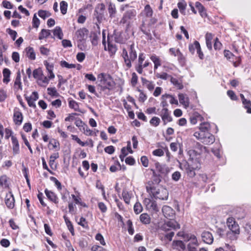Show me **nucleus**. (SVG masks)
Instances as JSON below:
<instances>
[{
	"label": "nucleus",
	"instance_id": "52",
	"mask_svg": "<svg viewBox=\"0 0 251 251\" xmlns=\"http://www.w3.org/2000/svg\"><path fill=\"white\" fill-rule=\"evenodd\" d=\"M69 105L71 108L74 109L75 111H78V104L74 100H70L69 102Z\"/></svg>",
	"mask_w": 251,
	"mask_h": 251
},
{
	"label": "nucleus",
	"instance_id": "54",
	"mask_svg": "<svg viewBox=\"0 0 251 251\" xmlns=\"http://www.w3.org/2000/svg\"><path fill=\"white\" fill-rule=\"evenodd\" d=\"M48 94L51 96H58V93H57L55 87H49L47 89Z\"/></svg>",
	"mask_w": 251,
	"mask_h": 251
},
{
	"label": "nucleus",
	"instance_id": "11",
	"mask_svg": "<svg viewBox=\"0 0 251 251\" xmlns=\"http://www.w3.org/2000/svg\"><path fill=\"white\" fill-rule=\"evenodd\" d=\"M162 228L165 231L169 230L172 228L177 229L180 228V225L176 221L171 220L165 223L162 226Z\"/></svg>",
	"mask_w": 251,
	"mask_h": 251
},
{
	"label": "nucleus",
	"instance_id": "63",
	"mask_svg": "<svg viewBox=\"0 0 251 251\" xmlns=\"http://www.w3.org/2000/svg\"><path fill=\"white\" fill-rule=\"evenodd\" d=\"M180 147V144L178 142H173L170 144L171 150L173 151H176L178 148Z\"/></svg>",
	"mask_w": 251,
	"mask_h": 251
},
{
	"label": "nucleus",
	"instance_id": "12",
	"mask_svg": "<svg viewBox=\"0 0 251 251\" xmlns=\"http://www.w3.org/2000/svg\"><path fill=\"white\" fill-rule=\"evenodd\" d=\"M162 211L164 216L168 219H172L175 215V210L170 206L164 205L162 207Z\"/></svg>",
	"mask_w": 251,
	"mask_h": 251
},
{
	"label": "nucleus",
	"instance_id": "41",
	"mask_svg": "<svg viewBox=\"0 0 251 251\" xmlns=\"http://www.w3.org/2000/svg\"><path fill=\"white\" fill-rule=\"evenodd\" d=\"M164 98H170V102L172 104H176L177 105L178 104V101H177V100L173 96H172V95H170L169 94H165V95H163L161 97V99H164Z\"/></svg>",
	"mask_w": 251,
	"mask_h": 251
},
{
	"label": "nucleus",
	"instance_id": "49",
	"mask_svg": "<svg viewBox=\"0 0 251 251\" xmlns=\"http://www.w3.org/2000/svg\"><path fill=\"white\" fill-rule=\"evenodd\" d=\"M243 105H244V107L247 109V113L251 114V102L250 100H248L245 99V101L243 100L242 101Z\"/></svg>",
	"mask_w": 251,
	"mask_h": 251
},
{
	"label": "nucleus",
	"instance_id": "1",
	"mask_svg": "<svg viewBox=\"0 0 251 251\" xmlns=\"http://www.w3.org/2000/svg\"><path fill=\"white\" fill-rule=\"evenodd\" d=\"M146 188L147 191L155 199L161 200L168 199L169 195L168 190L158 185H154L152 181H148Z\"/></svg>",
	"mask_w": 251,
	"mask_h": 251
},
{
	"label": "nucleus",
	"instance_id": "30",
	"mask_svg": "<svg viewBox=\"0 0 251 251\" xmlns=\"http://www.w3.org/2000/svg\"><path fill=\"white\" fill-rule=\"evenodd\" d=\"M26 55L27 57L31 60L35 59V53L34 50L31 47H27L25 49Z\"/></svg>",
	"mask_w": 251,
	"mask_h": 251
},
{
	"label": "nucleus",
	"instance_id": "53",
	"mask_svg": "<svg viewBox=\"0 0 251 251\" xmlns=\"http://www.w3.org/2000/svg\"><path fill=\"white\" fill-rule=\"evenodd\" d=\"M87 88L89 90V91L91 93H93L95 95V96L98 97V98H100L101 97V94H100V93H97L96 92V90H95V87L94 86H93V85H89L87 86Z\"/></svg>",
	"mask_w": 251,
	"mask_h": 251
},
{
	"label": "nucleus",
	"instance_id": "22",
	"mask_svg": "<svg viewBox=\"0 0 251 251\" xmlns=\"http://www.w3.org/2000/svg\"><path fill=\"white\" fill-rule=\"evenodd\" d=\"M178 99L179 102L181 104H182L185 108L189 106V98L187 97H186V95L183 94H179Z\"/></svg>",
	"mask_w": 251,
	"mask_h": 251
},
{
	"label": "nucleus",
	"instance_id": "57",
	"mask_svg": "<svg viewBox=\"0 0 251 251\" xmlns=\"http://www.w3.org/2000/svg\"><path fill=\"white\" fill-rule=\"evenodd\" d=\"M95 239L97 241H99L100 244L102 246H105L106 245L103 237L100 233H97L95 236Z\"/></svg>",
	"mask_w": 251,
	"mask_h": 251
},
{
	"label": "nucleus",
	"instance_id": "2",
	"mask_svg": "<svg viewBox=\"0 0 251 251\" xmlns=\"http://www.w3.org/2000/svg\"><path fill=\"white\" fill-rule=\"evenodd\" d=\"M98 79L99 82L98 90L100 91V94H102L106 90L112 89L114 86V82L111 76L108 74L105 73L99 74L98 76Z\"/></svg>",
	"mask_w": 251,
	"mask_h": 251
},
{
	"label": "nucleus",
	"instance_id": "18",
	"mask_svg": "<svg viewBox=\"0 0 251 251\" xmlns=\"http://www.w3.org/2000/svg\"><path fill=\"white\" fill-rule=\"evenodd\" d=\"M202 241L208 244H211L213 242V237L212 234L208 231H204L201 234Z\"/></svg>",
	"mask_w": 251,
	"mask_h": 251
},
{
	"label": "nucleus",
	"instance_id": "21",
	"mask_svg": "<svg viewBox=\"0 0 251 251\" xmlns=\"http://www.w3.org/2000/svg\"><path fill=\"white\" fill-rule=\"evenodd\" d=\"M12 143L13 145V151L15 154H18L20 151L19 144L17 138L14 136L11 137Z\"/></svg>",
	"mask_w": 251,
	"mask_h": 251
},
{
	"label": "nucleus",
	"instance_id": "40",
	"mask_svg": "<svg viewBox=\"0 0 251 251\" xmlns=\"http://www.w3.org/2000/svg\"><path fill=\"white\" fill-rule=\"evenodd\" d=\"M8 178L6 176L3 175L0 177V185L4 188H8L9 185L7 183Z\"/></svg>",
	"mask_w": 251,
	"mask_h": 251
},
{
	"label": "nucleus",
	"instance_id": "47",
	"mask_svg": "<svg viewBox=\"0 0 251 251\" xmlns=\"http://www.w3.org/2000/svg\"><path fill=\"white\" fill-rule=\"evenodd\" d=\"M134 212L138 214L141 213L143 210V207L141 204L139 202H136L134 205Z\"/></svg>",
	"mask_w": 251,
	"mask_h": 251
},
{
	"label": "nucleus",
	"instance_id": "31",
	"mask_svg": "<svg viewBox=\"0 0 251 251\" xmlns=\"http://www.w3.org/2000/svg\"><path fill=\"white\" fill-rule=\"evenodd\" d=\"M50 35V30L48 29H43L39 33V39L42 40L45 38H47Z\"/></svg>",
	"mask_w": 251,
	"mask_h": 251
},
{
	"label": "nucleus",
	"instance_id": "10",
	"mask_svg": "<svg viewBox=\"0 0 251 251\" xmlns=\"http://www.w3.org/2000/svg\"><path fill=\"white\" fill-rule=\"evenodd\" d=\"M136 14V10L134 9H129L126 11L124 14L121 22L123 24L128 22L129 20L133 19L134 17H135Z\"/></svg>",
	"mask_w": 251,
	"mask_h": 251
},
{
	"label": "nucleus",
	"instance_id": "17",
	"mask_svg": "<svg viewBox=\"0 0 251 251\" xmlns=\"http://www.w3.org/2000/svg\"><path fill=\"white\" fill-rule=\"evenodd\" d=\"M145 60V56L143 53H141L139 55L138 63L135 66L136 71L140 74H142V67L143 62Z\"/></svg>",
	"mask_w": 251,
	"mask_h": 251
},
{
	"label": "nucleus",
	"instance_id": "64",
	"mask_svg": "<svg viewBox=\"0 0 251 251\" xmlns=\"http://www.w3.org/2000/svg\"><path fill=\"white\" fill-rule=\"evenodd\" d=\"M91 250V251H107V250L103 247L96 245L93 246Z\"/></svg>",
	"mask_w": 251,
	"mask_h": 251
},
{
	"label": "nucleus",
	"instance_id": "37",
	"mask_svg": "<svg viewBox=\"0 0 251 251\" xmlns=\"http://www.w3.org/2000/svg\"><path fill=\"white\" fill-rule=\"evenodd\" d=\"M43 71L41 68L35 69L33 72V77L38 79H42Z\"/></svg>",
	"mask_w": 251,
	"mask_h": 251
},
{
	"label": "nucleus",
	"instance_id": "51",
	"mask_svg": "<svg viewBox=\"0 0 251 251\" xmlns=\"http://www.w3.org/2000/svg\"><path fill=\"white\" fill-rule=\"evenodd\" d=\"M144 11L146 16L148 17H151L152 16L153 11L150 5L147 4L145 6Z\"/></svg>",
	"mask_w": 251,
	"mask_h": 251
},
{
	"label": "nucleus",
	"instance_id": "46",
	"mask_svg": "<svg viewBox=\"0 0 251 251\" xmlns=\"http://www.w3.org/2000/svg\"><path fill=\"white\" fill-rule=\"evenodd\" d=\"M60 10L62 14L64 15L67 13L68 3L65 1H62L60 3Z\"/></svg>",
	"mask_w": 251,
	"mask_h": 251
},
{
	"label": "nucleus",
	"instance_id": "62",
	"mask_svg": "<svg viewBox=\"0 0 251 251\" xmlns=\"http://www.w3.org/2000/svg\"><path fill=\"white\" fill-rule=\"evenodd\" d=\"M50 179L55 183L56 186L59 190L62 189V186L61 183L55 177L51 176L50 177Z\"/></svg>",
	"mask_w": 251,
	"mask_h": 251
},
{
	"label": "nucleus",
	"instance_id": "24",
	"mask_svg": "<svg viewBox=\"0 0 251 251\" xmlns=\"http://www.w3.org/2000/svg\"><path fill=\"white\" fill-rule=\"evenodd\" d=\"M53 36H51V37L54 38V36H56L59 39H62L63 37V33L62 29L59 26H56L52 30Z\"/></svg>",
	"mask_w": 251,
	"mask_h": 251
},
{
	"label": "nucleus",
	"instance_id": "39",
	"mask_svg": "<svg viewBox=\"0 0 251 251\" xmlns=\"http://www.w3.org/2000/svg\"><path fill=\"white\" fill-rule=\"evenodd\" d=\"M162 176L160 175H157L155 171H153V179L151 181L153 182V184L155 185H157L159 184L161 180Z\"/></svg>",
	"mask_w": 251,
	"mask_h": 251
},
{
	"label": "nucleus",
	"instance_id": "38",
	"mask_svg": "<svg viewBox=\"0 0 251 251\" xmlns=\"http://www.w3.org/2000/svg\"><path fill=\"white\" fill-rule=\"evenodd\" d=\"M122 196L125 202L129 204L131 198V194L126 190H124L122 192Z\"/></svg>",
	"mask_w": 251,
	"mask_h": 251
},
{
	"label": "nucleus",
	"instance_id": "48",
	"mask_svg": "<svg viewBox=\"0 0 251 251\" xmlns=\"http://www.w3.org/2000/svg\"><path fill=\"white\" fill-rule=\"evenodd\" d=\"M114 38L116 42L118 43H123L124 40L121 36V33L116 32L115 31L114 33Z\"/></svg>",
	"mask_w": 251,
	"mask_h": 251
},
{
	"label": "nucleus",
	"instance_id": "56",
	"mask_svg": "<svg viewBox=\"0 0 251 251\" xmlns=\"http://www.w3.org/2000/svg\"><path fill=\"white\" fill-rule=\"evenodd\" d=\"M200 44L199 42L197 41H195L193 44H190L189 45V50L190 52L193 54L195 53V50L197 49L198 47L197 46V44Z\"/></svg>",
	"mask_w": 251,
	"mask_h": 251
},
{
	"label": "nucleus",
	"instance_id": "16",
	"mask_svg": "<svg viewBox=\"0 0 251 251\" xmlns=\"http://www.w3.org/2000/svg\"><path fill=\"white\" fill-rule=\"evenodd\" d=\"M144 203L146 205L147 208L149 210H151L155 211H158L159 210L156 202L150 199H145L144 200Z\"/></svg>",
	"mask_w": 251,
	"mask_h": 251
},
{
	"label": "nucleus",
	"instance_id": "19",
	"mask_svg": "<svg viewBox=\"0 0 251 251\" xmlns=\"http://www.w3.org/2000/svg\"><path fill=\"white\" fill-rule=\"evenodd\" d=\"M172 247L173 249L179 251H184L185 249V244L180 240H174L172 243Z\"/></svg>",
	"mask_w": 251,
	"mask_h": 251
},
{
	"label": "nucleus",
	"instance_id": "36",
	"mask_svg": "<svg viewBox=\"0 0 251 251\" xmlns=\"http://www.w3.org/2000/svg\"><path fill=\"white\" fill-rule=\"evenodd\" d=\"M14 87H17L19 89L22 90V83L21 82V73L20 71H18L17 73V76L14 82Z\"/></svg>",
	"mask_w": 251,
	"mask_h": 251
},
{
	"label": "nucleus",
	"instance_id": "34",
	"mask_svg": "<svg viewBox=\"0 0 251 251\" xmlns=\"http://www.w3.org/2000/svg\"><path fill=\"white\" fill-rule=\"evenodd\" d=\"M151 60L153 62L154 66V70L157 69V68L159 66H160L161 64V60L159 57L155 55H152L150 57Z\"/></svg>",
	"mask_w": 251,
	"mask_h": 251
},
{
	"label": "nucleus",
	"instance_id": "7",
	"mask_svg": "<svg viewBox=\"0 0 251 251\" xmlns=\"http://www.w3.org/2000/svg\"><path fill=\"white\" fill-rule=\"evenodd\" d=\"M194 148V150H190L189 151L188 153L190 156H197L198 155H200L203 152H206L207 151V149L206 147L203 146L198 142L196 143Z\"/></svg>",
	"mask_w": 251,
	"mask_h": 251
},
{
	"label": "nucleus",
	"instance_id": "43",
	"mask_svg": "<svg viewBox=\"0 0 251 251\" xmlns=\"http://www.w3.org/2000/svg\"><path fill=\"white\" fill-rule=\"evenodd\" d=\"M188 240L190 241V242L188 245H191V246H195L196 247L199 246L197 239L195 235H191Z\"/></svg>",
	"mask_w": 251,
	"mask_h": 251
},
{
	"label": "nucleus",
	"instance_id": "29",
	"mask_svg": "<svg viewBox=\"0 0 251 251\" xmlns=\"http://www.w3.org/2000/svg\"><path fill=\"white\" fill-rule=\"evenodd\" d=\"M141 81L143 85L146 86L150 91H152L154 89V84L152 82L150 81L144 77L141 78Z\"/></svg>",
	"mask_w": 251,
	"mask_h": 251
},
{
	"label": "nucleus",
	"instance_id": "23",
	"mask_svg": "<svg viewBox=\"0 0 251 251\" xmlns=\"http://www.w3.org/2000/svg\"><path fill=\"white\" fill-rule=\"evenodd\" d=\"M214 35L211 33H207L205 35L206 44L207 48L209 50L212 49V40L213 39Z\"/></svg>",
	"mask_w": 251,
	"mask_h": 251
},
{
	"label": "nucleus",
	"instance_id": "8",
	"mask_svg": "<svg viewBox=\"0 0 251 251\" xmlns=\"http://www.w3.org/2000/svg\"><path fill=\"white\" fill-rule=\"evenodd\" d=\"M159 115L161 117L164 125H166L168 123L171 122L173 120L172 117L171 116V112L167 108H163Z\"/></svg>",
	"mask_w": 251,
	"mask_h": 251
},
{
	"label": "nucleus",
	"instance_id": "6",
	"mask_svg": "<svg viewBox=\"0 0 251 251\" xmlns=\"http://www.w3.org/2000/svg\"><path fill=\"white\" fill-rule=\"evenodd\" d=\"M194 136L201 141V142L205 145H210L215 141V137L214 135L210 132L203 133V132H195Z\"/></svg>",
	"mask_w": 251,
	"mask_h": 251
},
{
	"label": "nucleus",
	"instance_id": "42",
	"mask_svg": "<svg viewBox=\"0 0 251 251\" xmlns=\"http://www.w3.org/2000/svg\"><path fill=\"white\" fill-rule=\"evenodd\" d=\"M171 82L176 87H177L179 89H182L183 88V85L181 82H179L178 80H177L176 78H174L172 77L171 78Z\"/></svg>",
	"mask_w": 251,
	"mask_h": 251
},
{
	"label": "nucleus",
	"instance_id": "14",
	"mask_svg": "<svg viewBox=\"0 0 251 251\" xmlns=\"http://www.w3.org/2000/svg\"><path fill=\"white\" fill-rule=\"evenodd\" d=\"M88 33V30L85 28L77 30L75 32V34L78 41L81 42L84 41L87 37Z\"/></svg>",
	"mask_w": 251,
	"mask_h": 251
},
{
	"label": "nucleus",
	"instance_id": "13",
	"mask_svg": "<svg viewBox=\"0 0 251 251\" xmlns=\"http://www.w3.org/2000/svg\"><path fill=\"white\" fill-rule=\"evenodd\" d=\"M23 120L22 113L18 108H15L14 110L13 121L17 125H21Z\"/></svg>",
	"mask_w": 251,
	"mask_h": 251
},
{
	"label": "nucleus",
	"instance_id": "28",
	"mask_svg": "<svg viewBox=\"0 0 251 251\" xmlns=\"http://www.w3.org/2000/svg\"><path fill=\"white\" fill-rule=\"evenodd\" d=\"M44 64L46 66L47 70H48L50 75L49 76V78L50 79H52L55 77V75L52 72L53 66L52 64H50L47 61L44 62Z\"/></svg>",
	"mask_w": 251,
	"mask_h": 251
},
{
	"label": "nucleus",
	"instance_id": "25",
	"mask_svg": "<svg viewBox=\"0 0 251 251\" xmlns=\"http://www.w3.org/2000/svg\"><path fill=\"white\" fill-rule=\"evenodd\" d=\"M210 128V126L209 123L207 122H204L200 124V131L199 132H203V133H205L206 132H209V130Z\"/></svg>",
	"mask_w": 251,
	"mask_h": 251
},
{
	"label": "nucleus",
	"instance_id": "59",
	"mask_svg": "<svg viewBox=\"0 0 251 251\" xmlns=\"http://www.w3.org/2000/svg\"><path fill=\"white\" fill-rule=\"evenodd\" d=\"M38 15L43 19H45L50 16V14L48 11L40 10L38 11Z\"/></svg>",
	"mask_w": 251,
	"mask_h": 251
},
{
	"label": "nucleus",
	"instance_id": "15",
	"mask_svg": "<svg viewBox=\"0 0 251 251\" xmlns=\"http://www.w3.org/2000/svg\"><path fill=\"white\" fill-rule=\"evenodd\" d=\"M156 171L160 173L159 175L162 176L167 175L170 172V169L168 166L165 165H162L157 162L155 163Z\"/></svg>",
	"mask_w": 251,
	"mask_h": 251
},
{
	"label": "nucleus",
	"instance_id": "55",
	"mask_svg": "<svg viewBox=\"0 0 251 251\" xmlns=\"http://www.w3.org/2000/svg\"><path fill=\"white\" fill-rule=\"evenodd\" d=\"M150 123L152 126H157L160 123V119L157 117H153L151 119Z\"/></svg>",
	"mask_w": 251,
	"mask_h": 251
},
{
	"label": "nucleus",
	"instance_id": "4",
	"mask_svg": "<svg viewBox=\"0 0 251 251\" xmlns=\"http://www.w3.org/2000/svg\"><path fill=\"white\" fill-rule=\"evenodd\" d=\"M200 167V163L196 160L180 164V169L184 171L187 176L190 177H193L195 176V171L199 170Z\"/></svg>",
	"mask_w": 251,
	"mask_h": 251
},
{
	"label": "nucleus",
	"instance_id": "60",
	"mask_svg": "<svg viewBox=\"0 0 251 251\" xmlns=\"http://www.w3.org/2000/svg\"><path fill=\"white\" fill-rule=\"evenodd\" d=\"M131 75V84L132 86H135L137 83L138 77L135 73H132Z\"/></svg>",
	"mask_w": 251,
	"mask_h": 251
},
{
	"label": "nucleus",
	"instance_id": "5",
	"mask_svg": "<svg viewBox=\"0 0 251 251\" xmlns=\"http://www.w3.org/2000/svg\"><path fill=\"white\" fill-rule=\"evenodd\" d=\"M129 54V55L128 56V52L126 49L124 48L123 49L122 56L124 60L125 63L126 64L127 69H129L131 67V61H134L137 56L136 51L134 49V45L133 44L130 46Z\"/></svg>",
	"mask_w": 251,
	"mask_h": 251
},
{
	"label": "nucleus",
	"instance_id": "26",
	"mask_svg": "<svg viewBox=\"0 0 251 251\" xmlns=\"http://www.w3.org/2000/svg\"><path fill=\"white\" fill-rule=\"evenodd\" d=\"M140 220L142 223L145 225H148L151 223L150 216L145 213L140 215Z\"/></svg>",
	"mask_w": 251,
	"mask_h": 251
},
{
	"label": "nucleus",
	"instance_id": "50",
	"mask_svg": "<svg viewBox=\"0 0 251 251\" xmlns=\"http://www.w3.org/2000/svg\"><path fill=\"white\" fill-rule=\"evenodd\" d=\"M60 66L62 67H65L68 69L75 68L76 66L74 64H69L66 61H61L60 62Z\"/></svg>",
	"mask_w": 251,
	"mask_h": 251
},
{
	"label": "nucleus",
	"instance_id": "35",
	"mask_svg": "<svg viewBox=\"0 0 251 251\" xmlns=\"http://www.w3.org/2000/svg\"><path fill=\"white\" fill-rule=\"evenodd\" d=\"M108 10L109 14V17L112 18L115 16L116 13V9L115 4L110 3L108 5Z\"/></svg>",
	"mask_w": 251,
	"mask_h": 251
},
{
	"label": "nucleus",
	"instance_id": "9",
	"mask_svg": "<svg viewBox=\"0 0 251 251\" xmlns=\"http://www.w3.org/2000/svg\"><path fill=\"white\" fill-rule=\"evenodd\" d=\"M4 202L8 209H12L14 208L15 201L11 191H9L6 194Z\"/></svg>",
	"mask_w": 251,
	"mask_h": 251
},
{
	"label": "nucleus",
	"instance_id": "45",
	"mask_svg": "<svg viewBox=\"0 0 251 251\" xmlns=\"http://www.w3.org/2000/svg\"><path fill=\"white\" fill-rule=\"evenodd\" d=\"M177 6L179 9V11L180 12L183 14H185V9H186V2L184 1H179L178 3H177Z\"/></svg>",
	"mask_w": 251,
	"mask_h": 251
},
{
	"label": "nucleus",
	"instance_id": "44",
	"mask_svg": "<svg viewBox=\"0 0 251 251\" xmlns=\"http://www.w3.org/2000/svg\"><path fill=\"white\" fill-rule=\"evenodd\" d=\"M64 218L65 219V223L68 226L69 231L71 232L72 235H73L74 233V229L72 223L69 220V219L66 217V216H64Z\"/></svg>",
	"mask_w": 251,
	"mask_h": 251
},
{
	"label": "nucleus",
	"instance_id": "20",
	"mask_svg": "<svg viewBox=\"0 0 251 251\" xmlns=\"http://www.w3.org/2000/svg\"><path fill=\"white\" fill-rule=\"evenodd\" d=\"M45 193L48 198L50 201L54 202L56 204H57L58 203V198L54 193H53L52 191L48 190L47 189H45Z\"/></svg>",
	"mask_w": 251,
	"mask_h": 251
},
{
	"label": "nucleus",
	"instance_id": "33",
	"mask_svg": "<svg viewBox=\"0 0 251 251\" xmlns=\"http://www.w3.org/2000/svg\"><path fill=\"white\" fill-rule=\"evenodd\" d=\"M11 74L10 71L7 69L5 68L3 70V82L5 83H8L10 81V75Z\"/></svg>",
	"mask_w": 251,
	"mask_h": 251
},
{
	"label": "nucleus",
	"instance_id": "32",
	"mask_svg": "<svg viewBox=\"0 0 251 251\" xmlns=\"http://www.w3.org/2000/svg\"><path fill=\"white\" fill-rule=\"evenodd\" d=\"M108 50L110 55H113L115 54L117 51V49L115 45L112 44L109 41V37H108Z\"/></svg>",
	"mask_w": 251,
	"mask_h": 251
},
{
	"label": "nucleus",
	"instance_id": "61",
	"mask_svg": "<svg viewBox=\"0 0 251 251\" xmlns=\"http://www.w3.org/2000/svg\"><path fill=\"white\" fill-rule=\"evenodd\" d=\"M6 32L10 35L13 41L15 40L17 35V33L16 31L10 28H7L6 29Z\"/></svg>",
	"mask_w": 251,
	"mask_h": 251
},
{
	"label": "nucleus",
	"instance_id": "3",
	"mask_svg": "<svg viewBox=\"0 0 251 251\" xmlns=\"http://www.w3.org/2000/svg\"><path fill=\"white\" fill-rule=\"evenodd\" d=\"M226 225L229 231L226 233V237L231 240H236L240 234V227L235 219L229 217L226 220Z\"/></svg>",
	"mask_w": 251,
	"mask_h": 251
},
{
	"label": "nucleus",
	"instance_id": "27",
	"mask_svg": "<svg viewBox=\"0 0 251 251\" xmlns=\"http://www.w3.org/2000/svg\"><path fill=\"white\" fill-rule=\"evenodd\" d=\"M195 6L196 8L198 10V11L200 15L201 16V17H204L206 16L205 8L200 2H196L195 3Z\"/></svg>",
	"mask_w": 251,
	"mask_h": 251
},
{
	"label": "nucleus",
	"instance_id": "58",
	"mask_svg": "<svg viewBox=\"0 0 251 251\" xmlns=\"http://www.w3.org/2000/svg\"><path fill=\"white\" fill-rule=\"evenodd\" d=\"M176 52H177V55L176 56L178 57V60L181 64L185 63V57L183 55L182 53L180 52L179 49L176 50Z\"/></svg>",
	"mask_w": 251,
	"mask_h": 251
}]
</instances>
